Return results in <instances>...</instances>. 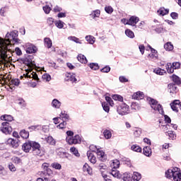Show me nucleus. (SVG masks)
<instances>
[{
  "instance_id": "nucleus-1",
  "label": "nucleus",
  "mask_w": 181,
  "mask_h": 181,
  "mask_svg": "<svg viewBox=\"0 0 181 181\" xmlns=\"http://www.w3.org/2000/svg\"><path fill=\"white\" fill-rule=\"evenodd\" d=\"M21 40L18 38V31H13L10 33H7L6 39L0 37V59L6 60L8 59V47L13 43H19Z\"/></svg>"
},
{
  "instance_id": "nucleus-2",
  "label": "nucleus",
  "mask_w": 181,
  "mask_h": 181,
  "mask_svg": "<svg viewBox=\"0 0 181 181\" xmlns=\"http://www.w3.org/2000/svg\"><path fill=\"white\" fill-rule=\"evenodd\" d=\"M49 166L50 163H43L42 164L41 168L42 170L38 172V175L41 177L37 178L36 181H49L50 179L49 177H53V170L49 168Z\"/></svg>"
},
{
  "instance_id": "nucleus-3",
  "label": "nucleus",
  "mask_w": 181,
  "mask_h": 181,
  "mask_svg": "<svg viewBox=\"0 0 181 181\" xmlns=\"http://www.w3.org/2000/svg\"><path fill=\"white\" fill-rule=\"evenodd\" d=\"M147 101H148V104L154 111H158L159 114H163V107L162 105L158 103V100L152 98H148Z\"/></svg>"
},
{
  "instance_id": "nucleus-4",
  "label": "nucleus",
  "mask_w": 181,
  "mask_h": 181,
  "mask_svg": "<svg viewBox=\"0 0 181 181\" xmlns=\"http://www.w3.org/2000/svg\"><path fill=\"white\" fill-rule=\"evenodd\" d=\"M117 112L119 115H127L129 114V106L126 103H122L117 107Z\"/></svg>"
},
{
  "instance_id": "nucleus-5",
  "label": "nucleus",
  "mask_w": 181,
  "mask_h": 181,
  "mask_svg": "<svg viewBox=\"0 0 181 181\" xmlns=\"http://www.w3.org/2000/svg\"><path fill=\"white\" fill-rule=\"evenodd\" d=\"M66 142L69 145H77V144H81V137L78 134L72 137H66Z\"/></svg>"
},
{
  "instance_id": "nucleus-6",
  "label": "nucleus",
  "mask_w": 181,
  "mask_h": 181,
  "mask_svg": "<svg viewBox=\"0 0 181 181\" xmlns=\"http://www.w3.org/2000/svg\"><path fill=\"white\" fill-rule=\"evenodd\" d=\"M168 91L171 97H174L177 94V93H179V88H177L176 84L170 83L168 85Z\"/></svg>"
},
{
  "instance_id": "nucleus-7",
  "label": "nucleus",
  "mask_w": 181,
  "mask_h": 181,
  "mask_svg": "<svg viewBox=\"0 0 181 181\" xmlns=\"http://www.w3.org/2000/svg\"><path fill=\"white\" fill-rule=\"evenodd\" d=\"M31 149L34 155L39 156L41 153L40 144L36 141H30Z\"/></svg>"
},
{
  "instance_id": "nucleus-8",
  "label": "nucleus",
  "mask_w": 181,
  "mask_h": 181,
  "mask_svg": "<svg viewBox=\"0 0 181 181\" xmlns=\"http://www.w3.org/2000/svg\"><path fill=\"white\" fill-rule=\"evenodd\" d=\"M1 131L3 132V134H6V135L11 134L12 127H11V124H9L8 122H3L2 127H1Z\"/></svg>"
},
{
  "instance_id": "nucleus-9",
  "label": "nucleus",
  "mask_w": 181,
  "mask_h": 181,
  "mask_svg": "<svg viewBox=\"0 0 181 181\" xmlns=\"http://www.w3.org/2000/svg\"><path fill=\"white\" fill-rule=\"evenodd\" d=\"M180 100H175L170 103V105L173 111H175V112H179V108H180Z\"/></svg>"
},
{
  "instance_id": "nucleus-10",
  "label": "nucleus",
  "mask_w": 181,
  "mask_h": 181,
  "mask_svg": "<svg viewBox=\"0 0 181 181\" xmlns=\"http://www.w3.org/2000/svg\"><path fill=\"white\" fill-rule=\"evenodd\" d=\"M96 153L100 160H101L102 162H105V160H107V156H105V153L101 149L97 148Z\"/></svg>"
},
{
  "instance_id": "nucleus-11",
  "label": "nucleus",
  "mask_w": 181,
  "mask_h": 181,
  "mask_svg": "<svg viewBox=\"0 0 181 181\" xmlns=\"http://www.w3.org/2000/svg\"><path fill=\"white\" fill-rule=\"evenodd\" d=\"M66 76V81H71V83H77V78H76V74L71 73H66L65 74Z\"/></svg>"
},
{
  "instance_id": "nucleus-12",
  "label": "nucleus",
  "mask_w": 181,
  "mask_h": 181,
  "mask_svg": "<svg viewBox=\"0 0 181 181\" xmlns=\"http://www.w3.org/2000/svg\"><path fill=\"white\" fill-rule=\"evenodd\" d=\"M139 22V18L132 16L129 18L128 20V25H130V26H136V23Z\"/></svg>"
},
{
  "instance_id": "nucleus-13",
  "label": "nucleus",
  "mask_w": 181,
  "mask_h": 181,
  "mask_svg": "<svg viewBox=\"0 0 181 181\" xmlns=\"http://www.w3.org/2000/svg\"><path fill=\"white\" fill-rule=\"evenodd\" d=\"M31 149L32 148H31L30 141H26L22 146V150L23 151V152H25V153H29Z\"/></svg>"
},
{
  "instance_id": "nucleus-14",
  "label": "nucleus",
  "mask_w": 181,
  "mask_h": 181,
  "mask_svg": "<svg viewBox=\"0 0 181 181\" xmlns=\"http://www.w3.org/2000/svg\"><path fill=\"white\" fill-rule=\"evenodd\" d=\"M6 144L7 145H11L12 146V148H18L19 146V141H16L13 139H8L6 141Z\"/></svg>"
},
{
  "instance_id": "nucleus-15",
  "label": "nucleus",
  "mask_w": 181,
  "mask_h": 181,
  "mask_svg": "<svg viewBox=\"0 0 181 181\" xmlns=\"http://www.w3.org/2000/svg\"><path fill=\"white\" fill-rule=\"evenodd\" d=\"M87 156H88V160H90V163H93V165L97 163V158L95 157V156L93 155V153H91V151L87 152Z\"/></svg>"
},
{
  "instance_id": "nucleus-16",
  "label": "nucleus",
  "mask_w": 181,
  "mask_h": 181,
  "mask_svg": "<svg viewBox=\"0 0 181 181\" xmlns=\"http://www.w3.org/2000/svg\"><path fill=\"white\" fill-rule=\"evenodd\" d=\"M157 13L159 16H165L169 13V9L165 8V7H160Z\"/></svg>"
},
{
  "instance_id": "nucleus-17",
  "label": "nucleus",
  "mask_w": 181,
  "mask_h": 181,
  "mask_svg": "<svg viewBox=\"0 0 181 181\" xmlns=\"http://www.w3.org/2000/svg\"><path fill=\"white\" fill-rule=\"evenodd\" d=\"M145 97L143 92L138 91L132 95L133 100H142Z\"/></svg>"
},
{
  "instance_id": "nucleus-18",
  "label": "nucleus",
  "mask_w": 181,
  "mask_h": 181,
  "mask_svg": "<svg viewBox=\"0 0 181 181\" xmlns=\"http://www.w3.org/2000/svg\"><path fill=\"white\" fill-rule=\"evenodd\" d=\"M143 153L145 156L150 158V156H152V148L150 146H145L143 148Z\"/></svg>"
},
{
  "instance_id": "nucleus-19",
  "label": "nucleus",
  "mask_w": 181,
  "mask_h": 181,
  "mask_svg": "<svg viewBox=\"0 0 181 181\" xmlns=\"http://www.w3.org/2000/svg\"><path fill=\"white\" fill-rule=\"evenodd\" d=\"M26 74H23V76H21V78H32V76H33L34 73L32 71V68L30 69H25Z\"/></svg>"
},
{
  "instance_id": "nucleus-20",
  "label": "nucleus",
  "mask_w": 181,
  "mask_h": 181,
  "mask_svg": "<svg viewBox=\"0 0 181 181\" xmlns=\"http://www.w3.org/2000/svg\"><path fill=\"white\" fill-rule=\"evenodd\" d=\"M172 81H173V84H175V86H180L181 84V80L179 76H177L175 74H173L171 76Z\"/></svg>"
},
{
  "instance_id": "nucleus-21",
  "label": "nucleus",
  "mask_w": 181,
  "mask_h": 181,
  "mask_svg": "<svg viewBox=\"0 0 181 181\" xmlns=\"http://www.w3.org/2000/svg\"><path fill=\"white\" fill-rule=\"evenodd\" d=\"M165 69L169 74L175 73V69L173 68V65L170 62L167 63Z\"/></svg>"
},
{
  "instance_id": "nucleus-22",
  "label": "nucleus",
  "mask_w": 181,
  "mask_h": 181,
  "mask_svg": "<svg viewBox=\"0 0 181 181\" xmlns=\"http://www.w3.org/2000/svg\"><path fill=\"white\" fill-rule=\"evenodd\" d=\"M83 172L88 173V175H93V168L90 167L87 163H85L83 167Z\"/></svg>"
},
{
  "instance_id": "nucleus-23",
  "label": "nucleus",
  "mask_w": 181,
  "mask_h": 181,
  "mask_svg": "<svg viewBox=\"0 0 181 181\" xmlns=\"http://www.w3.org/2000/svg\"><path fill=\"white\" fill-rule=\"evenodd\" d=\"M44 45L45 47H47V49H50V47H52V46L53 45V42L49 37H45L44 39Z\"/></svg>"
},
{
  "instance_id": "nucleus-24",
  "label": "nucleus",
  "mask_w": 181,
  "mask_h": 181,
  "mask_svg": "<svg viewBox=\"0 0 181 181\" xmlns=\"http://www.w3.org/2000/svg\"><path fill=\"white\" fill-rule=\"evenodd\" d=\"M59 118H61V119L62 121H67L69 119L70 116H69V115L67 114V112H66V111H62L61 114L59 115Z\"/></svg>"
},
{
  "instance_id": "nucleus-25",
  "label": "nucleus",
  "mask_w": 181,
  "mask_h": 181,
  "mask_svg": "<svg viewBox=\"0 0 181 181\" xmlns=\"http://www.w3.org/2000/svg\"><path fill=\"white\" fill-rule=\"evenodd\" d=\"M2 121H7V122H12L13 121V117L9 115H4L1 117Z\"/></svg>"
},
{
  "instance_id": "nucleus-26",
  "label": "nucleus",
  "mask_w": 181,
  "mask_h": 181,
  "mask_svg": "<svg viewBox=\"0 0 181 181\" xmlns=\"http://www.w3.org/2000/svg\"><path fill=\"white\" fill-rule=\"evenodd\" d=\"M77 59L78 62H80V63H82L83 64H87V58L86 57V56L83 55V54H79L77 57Z\"/></svg>"
},
{
  "instance_id": "nucleus-27",
  "label": "nucleus",
  "mask_w": 181,
  "mask_h": 181,
  "mask_svg": "<svg viewBox=\"0 0 181 181\" xmlns=\"http://www.w3.org/2000/svg\"><path fill=\"white\" fill-rule=\"evenodd\" d=\"M164 49L167 50V52H172V50L174 49L173 44H172L170 42L165 43L164 45Z\"/></svg>"
},
{
  "instance_id": "nucleus-28",
  "label": "nucleus",
  "mask_w": 181,
  "mask_h": 181,
  "mask_svg": "<svg viewBox=\"0 0 181 181\" xmlns=\"http://www.w3.org/2000/svg\"><path fill=\"white\" fill-rule=\"evenodd\" d=\"M100 13L101 11L100 10H95L90 14V16L93 19H95V18H100Z\"/></svg>"
},
{
  "instance_id": "nucleus-29",
  "label": "nucleus",
  "mask_w": 181,
  "mask_h": 181,
  "mask_svg": "<svg viewBox=\"0 0 181 181\" xmlns=\"http://www.w3.org/2000/svg\"><path fill=\"white\" fill-rule=\"evenodd\" d=\"M132 151H134V152H138L139 153H142V148L141 146H138V144H134L131 146Z\"/></svg>"
},
{
  "instance_id": "nucleus-30",
  "label": "nucleus",
  "mask_w": 181,
  "mask_h": 181,
  "mask_svg": "<svg viewBox=\"0 0 181 181\" xmlns=\"http://www.w3.org/2000/svg\"><path fill=\"white\" fill-rule=\"evenodd\" d=\"M153 71L154 73H156V74H158V76H163V74H166V71L160 68H156Z\"/></svg>"
},
{
  "instance_id": "nucleus-31",
  "label": "nucleus",
  "mask_w": 181,
  "mask_h": 181,
  "mask_svg": "<svg viewBox=\"0 0 181 181\" xmlns=\"http://www.w3.org/2000/svg\"><path fill=\"white\" fill-rule=\"evenodd\" d=\"M20 136L23 139H28L29 138V132L25 129H23L20 132Z\"/></svg>"
},
{
  "instance_id": "nucleus-32",
  "label": "nucleus",
  "mask_w": 181,
  "mask_h": 181,
  "mask_svg": "<svg viewBox=\"0 0 181 181\" xmlns=\"http://www.w3.org/2000/svg\"><path fill=\"white\" fill-rule=\"evenodd\" d=\"M37 50V48H36V46L30 45L27 48V53H29L30 54H32V53H36Z\"/></svg>"
},
{
  "instance_id": "nucleus-33",
  "label": "nucleus",
  "mask_w": 181,
  "mask_h": 181,
  "mask_svg": "<svg viewBox=\"0 0 181 181\" xmlns=\"http://www.w3.org/2000/svg\"><path fill=\"white\" fill-rule=\"evenodd\" d=\"M119 165H120L119 160L115 159L112 160L110 166L111 168H112V169H118V168H119Z\"/></svg>"
},
{
  "instance_id": "nucleus-34",
  "label": "nucleus",
  "mask_w": 181,
  "mask_h": 181,
  "mask_svg": "<svg viewBox=\"0 0 181 181\" xmlns=\"http://www.w3.org/2000/svg\"><path fill=\"white\" fill-rule=\"evenodd\" d=\"M110 175H112L113 177H117V179L121 177V173H119V171H118L117 169L112 170Z\"/></svg>"
},
{
  "instance_id": "nucleus-35",
  "label": "nucleus",
  "mask_w": 181,
  "mask_h": 181,
  "mask_svg": "<svg viewBox=\"0 0 181 181\" xmlns=\"http://www.w3.org/2000/svg\"><path fill=\"white\" fill-rule=\"evenodd\" d=\"M122 179L124 181H131L132 180V175L131 173H125L123 174Z\"/></svg>"
},
{
  "instance_id": "nucleus-36",
  "label": "nucleus",
  "mask_w": 181,
  "mask_h": 181,
  "mask_svg": "<svg viewBox=\"0 0 181 181\" xmlns=\"http://www.w3.org/2000/svg\"><path fill=\"white\" fill-rule=\"evenodd\" d=\"M141 134H142V129L137 127L134 128V136H135V138H139V136H141Z\"/></svg>"
},
{
  "instance_id": "nucleus-37",
  "label": "nucleus",
  "mask_w": 181,
  "mask_h": 181,
  "mask_svg": "<svg viewBox=\"0 0 181 181\" xmlns=\"http://www.w3.org/2000/svg\"><path fill=\"white\" fill-rule=\"evenodd\" d=\"M103 135L105 139H110L111 136H112V133L110 130L105 129L103 131Z\"/></svg>"
},
{
  "instance_id": "nucleus-38",
  "label": "nucleus",
  "mask_w": 181,
  "mask_h": 181,
  "mask_svg": "<svg viewBox=\"0 0 181 181\" xmlns=\"http://www.w3.org/2000/svg\"><path fill=\"white\" fill-rule=\"evenodd\" d=\"M52 105L54 108H60L62 103H60L57 99H54L52 102Z\"/></svg>"
},
{
  "instance_id": "nucleus-39",
  "label": "nucleus",
  "mask_w": 181,
  "mask_h": 181,
  "mask_svg": "<svg viewBox=\"0 0 181 181\" xmlns=\"http://www.w3.org/2000/svg\"><path fill=\"white\" fill-rule=\"evenodd\" d=\"M132 177L133 181H139L142 178V175L139 173H134V175H132Z\"/></svg>"
},
{
  "instance_id": "nucleus-40",
  "label": "nucleus",
  "mask_w": 181,
  "mask_h": 181,
  "mask_svg": "<svg viewBox=\"0 0 181 181\" xmlns=\"http://www.w3.org/2000/svg\"><path fill=\"white\" fill-rule=\"evenodd\" d=\"M125 35L128 37H130V39H134L135 37V34L134 33V32H132V30L129 29H127L125 30Z\"/></svg>"
},
{
  "instance_id": "nucleus-41",
  "label": "nucleus",
  "mask_w": 181,
  "mask_h": 181,
  "mask_svg": "<svg viewBox=\"0 0 181 181\" xmlns=\"http://www.w3.org/2000/svg\"><path fill=\"white\" fill-rule=\"evenodd\" d=\"M173 179L174 181H181V172L180 173H175L173 174Z\"/></svg>"
},
{
  "instance_id": "nucleus-42",
  "label": "nucleus",
  "mask_w": 181,
  "mask_h": 181,
  "mask_svg": "<svg viewBox=\"0 0 181 181\" xmlns=\"http://www.w3.org/2000/svg\"><path fill=\"white\" fill-rule=\"evenodd\" d=\"M70 152H71V153H73V155H74L77 158H79L80 153H78V150L77 148H76V147H71L70 148Z\"/></svg>"
},
{
  "instance_id": "nucleus-43",
  "label": "nucleus",
  "mask_w": 181,
  "mask_h": 181,
  "mask_svg": "<svg viewBox=\"0 0 181 181\" xmlns=\"http://www.w3.org/2000/svg\"><path fill=\"white\" fill-rule=\"evenodd\" d=\"M66 125H67V122L62 120V122H61L59 123V124H58L57 126V128H58V129H64V128H66Z\"/></svg>"
},
{
  "instance_id": "nucleus-44",
  "label": "nucleus",
  "mask_w": 181,
  "mask_h": 181,
  "mask_svg": "<svg viewBox=\"0 0 181 181\" xmlns=\"http://www.w3.org/2000/svg\"><path fill=\"white\" fill-rule=\"evenodd\" d=\"M16 103L20 105V107H26V102L23 98H19L16 100Z\"/></svg>"
},
{
  "instance_id": "nucleus-45",
  "label": "nucleus",
  "mask_w": 181,
  "mask_h": 181,
  "mask_svg": "<svg viewBox=\"0 0 181 181\" xmlns=\"http://www.w3.org/2000/svg\"><path fill=\"white\" fill-rule=\"evenodd\" d=\"M112 97L115 100V101H119L120 103H122L124 101V98L120 95H114Z\"/></svg>"
},
{
  "instance_id": "nucleus-46",
  "label": "nucleus",
  "mask_w": 181,
  "mask_h": 181,
  "mask_svg": "<svg viewBox=\"0 0 181 181\" xmlns=\"http://www.w3.org/2000/svg\"><path fill=\"white\" fill-rule=\"evenodd\" d=\"M88 66L92 70H98L100 69V66L97 63H90V64H88Z\"/></svg>"
},
{
  "instance_id": "nucleus-47",
  "label": "nucleus",
  "mask_w": 181,
  "mask_h": 181,
  "mask_svg": "<svg viewBox=\"0 0 181 181\" xmlns=\"http://www.w3.org/2000/svg\"><path fill=\"white\" fill-rule=\"evenodd\" d=\"M165 177H167V179H172V177H173V171H172L171 169L165 171Z\"/></svg>"
},
{
  "instance_id": "nucleus-48",
  "label": "nucleus",
  "mask_w": 181,
  "mask_h": 181,
  "mask_svg": "<svg viewBox=\"0 0 181 181\" xmlns=\"http://www.w3.org/2000/svg\"><path fill=\"white\" fill-rule=\"evenodd\" d=\"M51 166L53 169H56L57 170H60L62 169V165L59 163H52Z\"/></svg>"
},
{
  "instance_id": "nucleus-49",
  "label": "nucleus",
  "mask_w": 181,
  "mask_h": 181,
  "mask_svg": "<svg viewBox=\"0 0 181 181\" xmlns=\"http://www.w3.org/2000/svg\"><path fill=\"white\" fill-rule=\"evenodd\" d=\"M12 162H13L15 165H19V163H22V159L18 156H14L12 158Z\"/></svg>"
},
{
  "instance_id": "nucleus-50",
  "label": "nucleus",
  "mask_w": 181,
  "mask_h": 181,
  "mask_svg": "<svg viewBox=\"0 0 181 181\" xmlns=\"http://www.w3.org/2000/svg\"><path fill=\"white\" fill-rule=\"evenodd\" d=\"M40 128H42V126L40 125H34V126H30L28 127V129H30V131H39V129H40Z\"/></svg>"
},
{
  "instance_id": "nucleus-51",
  "label": "nucleus",
  "mask_w": 181,
  "mask_h": 181,
  "mask_svg": "<svg viewBox=\"0 0 181 181\" xmlns=\"http://www.w3.org/2000/svg\"><path fill=\"white\" fill-rule=\"evenodd\" d=\"M168 135L170 138V139H176V134L173 131H168Z\"/></svg>"
},
{
  "instance_id": "nucleus-52",
  "label": "nucleus",
  "mask_w": 181,
  "mask_h": 181,
  "mask_svg": "<svg viewBox=\"0 0 181 181\" xmlns=\"http://www.w3.org/2000/svg\"><path fill=\"white\" fill-rule=\"evenodd\" d=\"M102 107L104 110V111H105V112H110V105H108V103L104 102L102 103Z\"/></svg>"
},
{
  "instance_id": "nucleus-53",
  "label": "nucleus",
  "mask_w": 181,
  "mask_h": 181,
  "mask_svg": "<svg viewBox=\"0 0 181 181\" xmlns=\"http://www.w3.org/2000/svg\"><path fill=\"white\" fill-rule=\"evenodd\" d=\"M86 40H87V42H88V43H90V45L94 44V37L91 35H88L86 37Z\"/></svg>"
},
{
  "instance_id": "nucleus-54",
  "label": "nucleus",
  "mask_w": 181,
  "mask_h": 181,
  "mask_svg": "<svg viewBox=\"0 0 181 181\" xmlns=\"http://www.w3.org/2000/svg\"><path fill=\"white\" fill-rule=\"evenodd\" d=\"M111 67L110 66H105L104 68L100 69L101 73H110Z\"/></svg>"
},
{
  "instance_id": "nucleus-55",
  "label": "nucleus",
  "mask_w": 181,
  "mask_h": 181,
  "mask_svg": "<svg viewBox=\"0 0 181 181\" xmlns=\"http://www.w3.org/2000/svg\"><path fill=\"white\" fill-rule=\"evenodd\" d=\"M98 169L99 170H100V172H102V173H104V172L103 170H105L107 169V165L104 163H100L98 165Z\"/></svg>"
},
{
  "instance_id": "nucleus-56",
  "label": "nucleus",
  "mask_w": 181,
  "mask_h": 181,
  "mask_svg": "<svg viewBox=\"0 0 181 181\" xmlns=\"http://www.w3.org/2000/svg\"><path fill=\"white\" fill-rule=\"evenodd\" d=\"M8 168L11 172H16V167H15V165L13 163H10L8 165Z\"/></svg>"
},
{
  "instance_id": "nucleus-57",
  "label": "nucleus",
  "mask_w": 181,
  "mask_h": 181,
  "mask_svg": "<svg viewBox=\"0 0 181 181\" xmlns=\"http://www.w3.org/2000/svg\"><path fill=\"white\" fill-rule=\"evenodd\" d=\"M105 100L107 101V103H108V104L112 107L114 105V100H112V99L111 98V97L109 96H106L105 97Z\"/></svg>"
},
{
  "instance_id": "nucleus-58",
  "label": "nucleus",
  "mask_w": 181,
  "mask_h": 181,
  "mask_svg": "<svg viewBox=\"0 0 181 181\" xmlns=\"http://www.w3.org/2000/svg\"><path fill=\"white\" fill-rule=\"evenodd\" d=\"M20 81L18 78L12 79L10 81V84H13V86H19Z\"/></svg>"
},
{
  "instance_id": "nucleus-59",
  "label": "nucleus",
  "mask_w": 181,
  "mask_h": 181,
  "mask_svg": "<svg viewBox=\"0 0 181 181\" xmlns=\"http://www.w3.org/2000/svg\"><path fill=\"white\" fill-rule=\"evenodd\" d=\"M42 78L45 80V81H50V80H52V77L47 74L42 75Z\"/></svg>"
},
{
  "instance_id": "nucleus-60",
  "label": "nucleus",
  "mask_w": 181,
  "mask_h": 181,
  "mask_svg": "<svg viewBox=\"0 0 181 181\" xmlns=\"http://www.w3.org/2000/svg\"><path fill=\"white\" fill-rule=\"evenodd\" d=\"M43 11L45 12V13L49 14L50 13V11H52V8H50L49 6H45L43 7Z\"/></svg>"
},
{
  "instance_id": "nucleus-61",
  "label": "nucleus",
  "mask_w": 181,
  "mask_h": 181,
  "mask_svg": "<svg viewBox=\"0 0 181 181\" xmlns=\"http://www.w3.org/2000/svg\"><path fill=\"white\" fill-rule=\"evenodd\" d=\"M55 25L57 26V28H58L59 29H62L64 25H63V22H62V21H59L55 22Z\"/></svg>"
},
{
  "instance_id": "nucleus-62",
  "label": "nucleus",
  "mask_w": 181,
  "mask_h": 181,
  "mask_svg": "<svg viewBox=\"0 0 181 181\" xmlns=\"http://www.w3.org/2000/svg\"><path fill=\"white\" fill-rule=\"evenodd\" d=\"M172 64H173V67L174 70H177V69H180V62H173Z\"/></svg>"
},
{
  "instance_id": "nucleus-63",
  "label": "nucleus",
  "mask_w": 181,
  "mask_h": 181,
  "mask_svg": "<svg viewBox=\"0 0 181 181\" xmlns=\"http://www.w3.org/2000/svg\"><path fill=\"white\" fill-rule=\"evenodd\" d=\"M102 176H103L104 180H105V181H112V180L110 177V176H108L107 175L105 174L104 173H102Z\"/></svg>"
},
{
  "instance_id": "nucleus-64",
  "label": "nucleus",
  "mask_w": 181,
  "mask_h": 181,
  "mask_svg": "<svg viewBox=\"0 0 181 181\" xmlns=\"http://www.w3.org/2000/svg\"><path fill=\"white\" fill-rule=\"evenodd\" d=\"M157 57H158V54L150 53L148 56V58L151 59V60L153 59H156Z\"/></svg>"
}]
</instances>
